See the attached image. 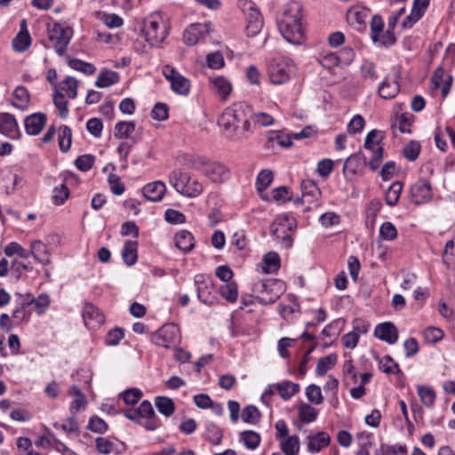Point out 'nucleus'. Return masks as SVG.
<instances>
[{
    "label": "nucleus",
    "instance_id": "obj_1",
    "mask_svg": "<svg viewBox=\"0 0 455 455\" xmlns=\"http://www.w3.org/2000/svg\"><path fill=\"white\" fill-rule=\"evenodd\" d=\"M251 107L244 102H235L225 108L218 120L224 135L233 141H242L251 132Z\"/></svg>",
    "mask_w": 455,
    "mask_h": 455
},
{
    "label": "nucleus",
    "instance_id": "obj_2",
    "mask_svg": "<svg viewBox=\"0 0 455 455\" xmlns=\"http://www.w3.org/2000/svg\"><path fill=\"white\" fill-rule=\"evenodd\" d=\"M302 6L298 2H291L283 11V18L278 21V28L283 38L292 44H300L304 39L301 23Z\"/></svg>",
    "mask_w": 455,
    "mask_h": 455
},
{
    "label": "nucleus",
    "instance_id": "obj_3",
    "mask_svg": "<svg viewBox=\"0 0 455 455\" xmlns=\"http://www.w3.org/2000/svg\"><path fill=\"white\" fill-rule=\"evenodd\" d=\"M169 181L178 193L188 197H196L203 192V185L180 170L172 171Z\"/></svg>",
    "mask_w": 455,
    "mask_h": 455
},
{
    "label": "nucleus",
    "instance_id": "obj_4",
    "mask_svg": "<svg viewBox=\"0 0 455 455\" xmlns=\"http://www.w3.org/2000/svg\"><path fill=\"white\" fill-rule=\"evenodd\" d=\"M238 7L245 17V32L248 36H255L263 28V17L260 11L251 0H239Z\"/></svg>",
    "mask_w": 455,
    "mask_h": 455
},
{
    "label": "nucleus",
    "instance_id": "obj_5",
    "mask_svg": "<svg viewBox=\"0 0 455 455\" xmlns=\"http://www.w3.org/2000/svg\"><path fill=\"white\" fill-rule=\"evenodd\" d=\"M142 32L146 41L155 46L164 42L168 35V28L161 17L150 16L144 20Z\"/></svg>",
    "mask_w": 455,
    "mask_h": 455
},
{
    "label": "nucleus",
    "instance_id": "obj_6",
    "mask_svg": "<svg viewBox=\"0 0 455 455\" xmlns=\"http://www.w3.org/2000/svg\"><path fill=\"white\" fill-rule=\"evenodd\" d=\"M197 299L205 305H214L218 300L216 289L211 277L198 274L194 277Z\"/></svg>",
    "mask_w": 455,
    "mask_h": 455
},
{
    "label": "nucleus",
    "instance_id": "obj_7",
    "mask_svg": "<svg viewBox=\"0 0 455 455\" xmlns=\"http://www.w3.org/2000/svg\"><path fill=\"white\" fill-rule=\"evenodd\" d=\"M366 157L362 151L352 154L344 162L342 172L347 181L353 182L364 174Z\"/></svg>",
    "mask_w": 455,
    "mask_h": 455
},
{
    "label": "nucleus",
    "instance_id": "obj_8",
    "mask_svg": "<svg viewBox=\"0 0 455 455\" xmlns=\"http://www.w3.org/2000/svg\"><path fill=\"white\" fill-rule=\"evenodd\" d=\"M180 341V331L175 323L164 324L152 335V342L164 348H170Z\"/></svg>",
    "mask_w": 455,
    "mask_h": 455
},
{
    "label": "nucleus",
    "instance_id": "obj_9",
    "mask_svg": "<svg viewBox=\"0 0 455 455\" xmlns=\"http://www.w3.org/2000/svg\"><path fill=\"white\" fill-rule=\"evenodd\" d=\"M73 30L70 27H64L60 23H54L48 28V37L53 44V48L59 55H63L72 37Z\"/></svg>",
    "mask_w": 455,
    "mask_h": 455
},
{
    "label": "nucleus",
    "instance_id": "obj_10",
    "mask_svg": "<svg viewBox=\"0 0 455 455\" xmlns=\"http://www.w3.org/2000/svg\"><path fill=\"white\" fill-rule=\"evenodd\" d=\"M371 14V10L364 6H353L347 12V20L351 27L359 32H364L367 28V19Z\"/></svg>",
    "mask_w": 455,
    "mask_h": 455
},
{
    "label": "nucleus",
    "instance_id": "obj_11",
    "mask_svg": "<svg viewBox=\"0 0 455 455\" xmlns=\"http://www.w3.org/2000/svg\"><path fill=\"white\" fill-rule=\"evenodd\" d=\"M211 32L210 23H196L189 25L183 33L184 43L188 46L196 44Z\"/></svg>",
    "mask_w": 455,
    "mask_h": 455
},
{
    "label": "nucleus",
    "instance_id": "obj_12",
    "mask_svg": "<svg viewBox=\"0 0 455 455\" xmlns=\"http://www.w3.org/2000/svg\"><path fill=\"white\" fill-rule=\"evenodd\" d=\"M411 202L415 204H422L433 198L432 186L426 179H420L411 188Z\"/></svg>",
    "mask_w": 455,
    "mask_h": 455
},
{
    "label": "nucleus",
    "instance_id": "obj_13",
    "mask_svg": "<svg viewBox=\"0 0 455 455\" xmlns=\"http://www.w3.org/2000/svg\"><path fill=\"white\" fill-rule=\"evenodd\" d=\"M268 73L272 84H282L290 79L291 68L285 61H273L268 68Z\"/></svg>",
    "mask_w": 455,
    "mask_h": 455
},
{
    "label": "nucleus",
    "instance_id": "obj_14",
    "mask_svg": "<svg viewBox=\"0 0 455 455\" xmlns=\"http://www.w3.org/2000/svg\"><path fill=\"white\" fill-rule=\"evenodd\" d=\"M0 133L12 140L20 137V131L13 115L10 113H0Z\"/></svg>",
    "mask_w": 455,
    "mask_h": 455
},
{
    "label": "nucleus",
    "instance_id": "obj_15",
    "mask_svg": "<svg viewBox=\"0 0 455 455\" xmlns=\"http://www.w3.org/2000/svg\"><path fill=\"white\" fill-rule=\"evenodd\" d=\"M374 336L388 344H395L398 339V331L394 323L385 322L375 327Z\"/></svg>",
    "mask_w": 455,
    "mask_h": 455
},
{
    "label": "nucleus",
    "instance_id": "obj_16",
    "mask_svg": "<svg viewBox=\"0 0 455 455\" xmlns=\"http://www.w3.org/2000/svg\"><path fill=\"white\" fill-rule=\"evenodd\" d=\"M46 115L34 113L26 117L24 121L26 132L29 135H37L41 132L46 124Z\"/></svg>",
    "mask_w": 455,
    "mask_h": 455
},
{
    "label": "nucleus",
    "instance_id": "obj_17",
    "mask_svg": "<svg viewBox=\"0 0 455 455\" xmlns=\"http://www.w3.org/2000/svg\"><path fill=\"white\" fill-rule=\"evenodd\" d=\"M293 227H296V221L294 219L290 220L288 217L278 218L272 223L270 227V233L277 241L284 234L291 232Z\"/></svg>",
    "mask_w": 455,
    "mask_h": 455
},
{
    "label": "nucleus",
    "instance_id": "obj_18",
    "mask_svg": "<svg viewBox=\"0 0 455 455\" xmlns=\"http://www.w3.org/2000/svg\"><path fill=\"white\" fill-rule=\"evenodd\" d=\"M143 196L145 198L151 202H159L163 199L166 187L163 181L157 180L147 184L143 188Z\"/></svg>",
    "mask_w": 455,
    "mask_h": 455
},
{
    "label": "nucleus",
    "instance_id": "obj_19",
    "mask_svg": "<svg viewBox=\"0 0 455 455\" xmlns=\"http://www.w3.org/2000/svg\"><path fill=\"white\" fill-rule=\"evenodd\" d=\"M331 437L325 432H318L314 435L307 436V448L311 453L319 452L330 444Z\"/></svg>",
    "mask_w": 455,
    "mask_h": 455
},
{
    "label": "nucleus",
    "instance_id": "obj_20",
    "mask_svg": "<svg viewBox=\"0 0 455 455\" xmlns=\"http://www.w3.org/2000/svg\"><path fill=\"white\" fill-rule=\"evenodd\" d=\"M204 174L213 182H222L228 178V172L223 164L209 160Z\"/></svg>",
    "mask_w": 455,
    "mask_h": 455
},
{
    "label": "nucleus",
    "instance_id": "obj_21",
    "mask_svg": "<svg viewBox=\"0 0 455 455\" xmlns=\"http://www.w3.org/2000/svg\"><path fill=\"white\" fill-rule=\"evenodd\" d=\"M30 248V256H33L39 263L43 265H48L51 263L49 250L47 245L42 241L36 240L32 242Z\"/></svg>",
    "mask_w": 455,
    "mask_h": 455
},
{
    "label": "nucleus",
    "instance_id": "obj_22",
    "mask_svg": "<svg viewBox=\"0 0 455 455\" xmlns=\"http://www.w3.org/2000/svg\"><path fill=\"white\" fill-rule=\"evenodd\" d=\"M83 318L85 325H90L93 323L100 325L103 323L105 321L103 314L100 311L98 307H96L91 303L84 304L83 309Z\"/></svg>",
    "mask_w": 455,
    "mask_h": 455
},
{
    "label": "nucleus",
    "instance_id": "obj_23",
    "mask_svg": "<svg viewBox=\"0 0 455 455\" xmlns=\"http://www.w3.org/2000/svg\"><path fill=\"white\" fill-rule=\"evenodd\" d=\"M175 245L181 251L188 253L195 247V238L191 232L181 230L175 235Z\"/></svg>",
    "mask_w": 455,
    "mask_h": 455
},
{
    "label": "nucleus",
    "instance_id": "obj_24",
    "mask_svg": "<svg viewBox=\"0 0 455 455\" xmlns=\"http://www.w3.org/2000/svg\"><path fill=\"white\" fill-rule=\"evenodd\" d=\"M211 82L213 91L220 97L222 100H227L232 92L231 83L221 76L211 78Z\"/></svg>",
    "mask_w": 455,
    "mask_h": 455
},
{
    "label": "nucleus",
    "instance_id": "obj_25",
    "mask_svg": "<svg viewBox=\"0 0 455 455\" xmlns=\"http://www.w3.org/2000/svg\"><path fill=\"white\" fill-rule=\"evenodd\" d=\"M301 192L308 205L316 202L321 194L316 183L309 180L302 181Z\"/></svg>",
    "mask_w": 455,
    "mask_h": 455
},
{
    "label": "nucleus",
    "instance_id": "obj_26",
    "mask_svg": "<svg viewBox=\"0 0 455 455\" xmlns=\"http://www.w3.org/2000/svg\"><path fill=\"white\" fill-rule=\"evenodd\" d=\"M122 258L124 263L131 267L133 266L138 259V242L126 241L122 251Z\"/></svg>",
    "mask_w": 455,
    "mask_h": 455
},
{
    "label": "nucleus",
    "instance_id": "obj_27",
    "mask_svg": "<svg viewBox=\"0 0 455 455\" xmlns=\"http://www.w3.org/2000/svg\"><path fill=\"white\" fill-rule=\"evenodd\" d=\"M120 76L116 71L107 68L102 69L95 82V85L99 88H106L119 82Z\"/></svg>",
    "mask_w": 455,
    "mask_h": 455
},
{
    "label": "nucleus",
    "instance_id": "obj_28",
    "mask_svg": "<svg viewBox=\"0 0 455 455\" xmlns=\"http://www.w3.org/2000/svg\"><path fill=\"white\" fill-rule=\"evenodd\" d=\"M274 387L278 391L280 396L283 400L291 399L299 391V386L290 380H284L281 383H277L274 385Z\"/></svg>",
    "mask_w": 455,
    "mask_h": 455
},
{
    "label": "nucleus",
    "instance_id": "obj_29",
    "mask_svg": "<svg viewBox=\"0 0 455 455\" xmlns=\"http://www.w3.org/2000/svg\"><path fill=\"white\" fill-rule=\"evenodd\" d=\"M69 395H74L75 399L70 404L69 411L73 415H76V413L81 409L85 407L87 403V400L85 395L82 393L80 388L76 386L70 387L68 390Z\"/></svg>",
    "mask_w": 455,
    "mask_h": 455
},
{
    "label": "nucleus",
    "instance_id": "obj_30",
    "mask_svg": "<svg viewBox=\"0 0 455 455\" xmlns=\"http://www.w3.org/2000/svg\"><path fill=\"white\" fill-rule=\"evenodd\" d=\"M337 361L338 355L335 353L319 358L315 368L316 375L323 376L326 374L337 363Z\"/></svg>",
    "mask_w": 455,
    "mask_h": 455
},
{
    "label": "nucleus",
    "instance_id": "obj_31",
    "mask_svg": "<svg viewBox=\"0 0 455 455\" xmlns=\"http://www.w3.org/2000/svg\"><path fill=\"white\" fill-rule=\"evenodd\" d=\"M281 266L280 257L276 252L270 251L263 258V272L266 274L275 273Z\"/></svg>",
    "mask_w": 455,
    "mask_h": 455
},
{
    "label": "nucleus",
    "instance_id": "obj_32",
    "mask_svg": "<svg viewBox=\"0 0 455 455\" xmlns=\"http://www.w3.org/2000/svg\"><path fill=\"white\" fill-rule=\"evenodd\" d=\"M135 131L133 121H119L114 128V136L117 139H127Z\"/></svg>",
    "mask_w": 455,
    "mask_h": 455
},
{
    "label": "nucleus",
    "instance_id": "obj_33",
    "mask_svg": "<svg viewBox=\"0 0 455 455\" xmlns=\"http://www.w3.org/2000/svg\"><path fill=\"white\" fill-rule=\"evenodd\" d=\"M400 91V85L397 81L388 82L384 80L379 87V94L383 99H393Z\"/></svg>",
    "mask_w": 455,
    "mask_h": 455
},
{
    "label": "nucleus",
    "instance_id": "obj_34",
    "mask_svg": "<svg viewBox=\"0 0 455 455\" xmlns=\"http://www.w3.org/2000/svg\"><path fill=\"white\" fill-rule=\"evenodd\" d=\"M155 404L160 413L165 417H170L175 411L174 402L167 396H156Z\"/></svg>",
    "mask_w": 455,
    "mask_h": 455
},
{
    "label": "nucleus",
    "instance_id": "obj_35",
    "mask_svg": "<svg viewBox=\"0 0 455 455\" xmlns=\"http://www.w3.org/2000/svg\"><path fill=\"white\" fill-rule=\"evenodd\" d=\"M414 120V116L409 113H403L397 119L396 123L393 124L391 128L393 131L398 129L401 133H411V125Z\"/></svg>",
    "mask_w": 455,
    "mask_h": 455
},
{
    "label": "nucleus",
    "instance_id": "obj_36",
    "mask_svg": "<svg viewBox=\"0 0 455 455\" xmlns=\"http://www.w3.org/2000/svg\"><path fill=\"white\" fill-rule=\"evenodd\" d=\"M403 189V184L400 181L393 182L386 192L385 200L387 205L395 206L399 198Z\"/></svg>",
    "mask_w": 455,
    "mask_h": 455
},
{
    "label": "nucleus",
    "instance_id": "obj_37",
    "mask_svg": "<svg viewBox=\"0 0 455 455\" xmlns=\"http://www.w3.org/2000/svg\"><path fill=\"white\" fill-rule=\"evenodd\" d=\"M275 283L270 282H262L259 284V291L260 292V296H259V299L261 303L263 304H271L275 302V300L278 299L279 294L274 293L268 295V290H271V286L274 285Z\"/></svg>",
    "mask_w": 455,
    "mask_h": 455
},
{
    "label": "nucleus",
    "instance_id": "obj_38",
    "mask_svg": "<svg viewBox=\"0 0 455 455\" xmlns=\"http://www.w3.org/2000/svg\"><path fill=\"white\" fill-rule=\"evenodd\" d=\"M72 142V132L67 125H61L59 129V147L60 151L66 153L69 150Z\"/></svg>",
    "mask_w": 455,
    "mask_h": 455
},
{
    "label": "nucleus",
    "instance_id": "obj_39",
    "mask_svg": "<svg viewBox=\"0 0 455 455\" xmlns=\"http://www.w3.org/2000/svg\"><path fill=\"white\" fill-rule=\"evenodd\" d=\"M13 97L17 100L12 101V106L20 109H25L29 102V93L26 87L18 86L13 92Z\"/></svg>",
    "mask_w": 455,
    "mask_h": 455
},
{
    "label": "nucleus",
    "instance_id": "obj_40",
    "mask_svg": "<svg viewBox=\"0 0 455 455\" xmlns=\"http://www.w3.org/2000/svg\"><path fill=\"white\" fill-rule=\"evenodd\" d=\"M171 88L177 94L186 96L190 91V81L182 75H179L171 82Z\"/></svg>",
    "mask_w": 455,
    "mask_h": 455
},
{
    "label": "nucleus",
    "instance_id": "obj_41",
    "mask_svg": "<svg viewBox=\"0 0 455 455\" xmlns=\"http://www.w3.org/2000/svg\"><path fill=\"white\" fill-rule=\"evenodd\" d=\"M281 450L285 455H297L299 451V440L297 435H291L282 441Z\"/></svg>",
    "mask_w": 455,
    "mask_h": 455
},
{
    "label": "nucleus",
    "instance_id": "obj_42",
    "mask_svg": "<svg viewBox=\"0 0 455 455\" xmlns=\"http://www.w3.org/2000/svg\"><path fill=\"white\" fill-rule=\"evenodd\" d=\"M240 440L250 450H255L260 443V435L252 430H246L240 434Z\"/></svg>",
    "mask_w": 455,
    "mask_h": 455
},
{
    "label": "nucleus",
    "instance_id": "obj_43",
    "mask_svg": "<svg viewBox=\"0 0 455 455\" xmlns=\"http://www.w3.org/2000/svg\"><path fill=\"white\" fill-rule=\"evenodd\" d=\"M220 294L228 302H235L238 297L237 284L235 282H229L221 285Z\"/></svg>",
    "mask_w": 455,
    "mask_h": 455
},
{
    "label": "nucleus",
    "instance_id": "obj_44",
    "mask_svg": "<svg viewBox=\"0 0 455 455\" xmlns=\"http://www.w3.org/2000/svg\"><path fill=\"white\" fill-rule=\"evenodd\" d=\"M31 44L29 33L19 32L12 40L13 49L20 52H26Z\"/></svg>",
    "mask_w": 455,
    "mask_h": 455
},
{
    "label": "nucleus",
    "instance_id": "obj_45",
    "mask_svg": "<svg viewBox=\"0 0 455 455\" xmlns=\"http://www.w3.org/2000/svg\"><path fill=\"white\" fill-rule=\"evenodd\" d=\"M379 368L387 374H402L399 364L394 361L390 355H386L379 359Z\"/></svg>",
    "mask_w": 455,
    "mask_h": 455
},
{
    "label": "nucleus",
    "instance_id": "obj_46",
    "mask_svg": "<svg viewBox=\"0 0 455 455\" xmlns=\"http://www.w3.org/2000/svg\"><path fill=\"white\" fill-rule=\"evenodd\" d=\"M371 38L373 43H378L379 41V33L383 32L384 28V20L382 17L379 14H375L372 16L371 24Z\"/></svg>",
    "mask_w": 455,
    "mask_h": 455
},
{
    "label": "nucleus",
    "instance_id": "obj_47",
    "mask_svg": "<svg viewBox=\"0 0 455 455\" xmlns=\"http://www.w3.org/2000/svg\"><path fill=\"white\" fill-rule=\"evenodd\" d=\"M53 104L59 110V115L61 118H66L68 115V103L65 100L64 94L56 90L53 94Z\"/></svg>",
    "mask_w": 455,
    "mask_h": 455
},
{
    "label": "nucleus",
    "instance_id": "obj_48",
    "mask_svg": "<svg viewBox=\"0 0 455 455\" xmlns=\"http://www.w3.org/2000/svg\"><path fill=\"white\" fill-rule=\"evenodd\" d=\"M317 411L310 404H303L299 408V419L303 423H310L315 420Z\"/></svg>",
    "mask_w": 455,
    "mask_h": 455
},
{
    "label": "nucleus",
    "instance_id": "obj_49",
    "mask_svg": "<svg viewBox=\"0 0 455 455\" xmlns=\"http://www.w3.org/2000/svg\"><path fill=\"white\" fill-rule=\"evenodd\" d=\"M418 395L424 405L427 407H431L434 405L436 395L432 388L424 386H419Z\"/></svg>",
    "mask_w": 455,
    "mask_h": 455
},
{
    "label": "nucleus",
    "instance_id": "obj_50",
    "mask_svg": "<svg viewBox=\"0 0 455 455\" xmlns=\"http://www.w3.org/2000/svg\"><path fill=\"white\" fill-rule=\"evenodd\" d=\"M68 65L71 68L80 71L85 75H92L96 71V68L92 63L85 62L78 59H70Z\"/></svg>",
    "mask_w": 455,
    "mask_h": 455
},
{
    "label": "nucleus",
    "instance_id": "obj_51",
    "mask_svg": "<svg viewBox=\"0 0 455 455\" xmlns=\"http://www.w3.org/2000/svg\"><path fill=\"white\" fill-rule=\"evenodd\" d=\"M421 146L417 140H411L403 150V156L411 161H415L420 153Z\"/></svg>",
    "mask_w": 455,
    "mask_h": 455
},
{
    "label": "nucleus",
    "instance_id": "obj_52",
    "mask_svg": "<svg viewBox=\"0 0 455 455\" xmlns=\"http://www.w3.org/2000/svg\"><path fill=\"white\" fill-rule=\"evenodd\" d=\"M260 418V412L254 405H247L242 411V419L248 424H256Z\"/></svg>",
    "mask_w": 455,
    "mask_h": 455
},
{
    "label": "nucleus",
    "instance_id": "obj_53",
    "mask_svg": "<svg viewBox=\"0 0 455 455\" xmlns=\"http://www.w3.org/2000/svg\"><path fill=\"white\" fill-rule=\"evenodd\" d=\"M60 90L65 92L68 98H76L77 80L72 76H67L61 83Z\"/></svg>",
    "mask_w": 455,
    "mask_h": 455
},
{
    "label": "nucleus",
    "instance_id": "obj_54",
    "mask_svg": "<svg viewBox=\"0 0 455 455\" xmlns=\"http://www.w3.org/2000/svg\"><path fill=\"white\" fill-rule=\"evenodd\" d=\"M4 254L7 257H12L17 254L20 258L28 259L30 256L29 251L25 250L20 243L12 242L4 248Z\"/></svg>",
    "mask_w": 455,
    "mask_h": 455
},
{
    "label": "nucleus",
    "instance_id": "obj_55",
    "mask_svg": "<svg viewBox=\"0 0 455 455\" xmlns=\"http://www.w3.org/2000/svg\"><path fill=\"white\" fill-rule=\"evenodd\" d=\"M382 139L383 136L381 135L380 131L375 129L371 130L366 135L363 147L365 149L373 150L379 146Z\"/></svg>",
    "mask_w": 455,
    "mask_h": 455
},
{
    "label": "nucleus",
    "instance_id": "obj_56",
    "mask_svg": "<svg viewBox=\"0 0 455 455\" xmlns=\"http://www.w3.org/2000/svg\"><path fill=\"white\" fill-rule=\"evenodd\" d=\"M273 180V172L269 170H262L257 177L256 187L259 192L267 188Z\"/></svg>",
    "mask_w": 455,
    "mask_h": 455
},
{
    "label": "nucleus",
    "instance_id": "obj_57",
    "mask_svg": "<svg viewBox=\"0 0 455 455\" xmlns=\"http://www.w3.org/2000/svg\"><path fill=\"white\" fill-rule=\"evenodd\" d=\"M379 236L383 240L393 241L397 237V229L393 223L386 221L380 226Z\"/></svg>",
    "mask_w": 455,
    "mask_h": 455
},
{
    "label": "nucleus",
    "instance_id": "obj_58",
    "mask_svg": "<svg viewBox=\"0 0 455 455\" xmlns=\"http://www.w3.org/2000/svg\"><path fill=\"white\" fill-rule=\"evenodd\" d=\"M95 156L90 154L79 156L76 161V167L81 172H88L93 166Z\"/></svg>",
    "mask_w": 455,
    "mask_h": 455
},
{
    "label": "nucleus",
    "instance_id": "obj_59",
    "mask_svg": "<svg viewBox=\"0 0 455 455\" xmlns=\"http://www.w3.org/2000/svg\"><path fill=\"white\" fill-rule=\"evenodd\" d=\"M151 117L157 121H164L169 117V107L165 103L157 102L152 111Z\"/></svg>",
    "mask_w": 455,
    "mask_h": 455
},
{
    "label": "nucleus",
    "instance_id": "obj_60",
    "mask_svg": "<svg viewBox=\"0 0 455 455\" xmlns=\"http://www.w3.org/2000/svg\"><path fill=\"white\" fill-rule=\"evenodd\" d=\"M69 196V189L66 184L62 183L60 188L56 187L53 190L52 201L56 205H61Z\"/></svg>",
    "mask_w": 455,
    "mask_h": 455
},
{
    "label": "nucleus",
    "instance_id": "obj_61",
    "mask_svg": "<svg viewBox=\"0 0 455 455\" xmlns=\"http://www.w3.org/2000/svg\"><path fill=\"white\" fill-rule=\"evenodd\" d=\"M61 430L68 435L73 434L79 435V423L75 415L72 414V416L68 418L66 421L61 424Z\"/></svg>",
    "mask_w": 455,
    "mask_h": 455
},
{
    "label": "nucleus",
    "instance_id": "obj_62",
    "mask_svg": "<svg viewBox=\"0 0 455 455\" xmlns=\"http://www.w3.org/2000/svg\"><path fill=\"white\" fill-rule=\"evenodd\" d=\"M423 337L427 343H436L443 338V331L436 327H427L423 331Z\"/></svg>",
    "mask_w": 455,
    "mask_h": 455
},
{
    "label": "nucleus",
    "instance_id": "obj_63",
    "mask_svg": "<svg viewBox=\"0 0 455 455\" xmlns=\"http://www.w3.org/2000/svg\"><path fill=\"white\" fill-rule=\"evenodd\" d=\"M306 395L307 400L315 404L323 403V397L321 388L315 384H311L306 388Z\"/></svg>",
    "mask_w": 455,
    "mask_h": 455
},
{
    "label": "nucleus",
    "instance_id": "obj_64",
    "mask_svg": "<svg viewBox=\"0 0 455 455\" xmlns=\"http://www.w3.org/2000/svg\"><path fill=\"white\" fill-rule=\"evenodd\" d=\"M124 402L129 405L136 404L142 396V392L138 388H130L121 394Z\"/></svg>",
    "mask_w": 455,
    "mask_h": 455
}]
</instances>
